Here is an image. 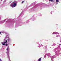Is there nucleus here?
Returning a JSON list of instances; mask_svg holds the SVG:
<instances>
[{
	"mask_svg": "<svg viewBox=\"0 0 61 61\" xmlns=\"http://www.w3.org/2000/svg\"><path fill=\"white\" fill-rule=\"evenodd\" d=\"M60 46H61V44H60Z\"/></svg>",
	"mask_w": 61,
	"mask_h": 61,
	"instance_id": "obj_11",
	"label": "nucleus"
},
{
	"mask_svg": "<svg viewBox=\"0 0 61 61\" xmlns=\"http://www.w3.org/2000/svg\"><path fill=\"white\" fill-rule=\"evenodd\" d=\"M11 6L12 7H15V3L11 5Z\"/></svg>",
	"mask_w": 61,
	"mask_h": 61,
	"instance_id": "obj_2",
	"label": "nucleus"
},
{
	"mask_svg": "<svg viewBox=\"0 0 61 61\" xmlns=\"http://www.w3.org/2000/svg\"><path fill=\"white\" fill-rule=\"evenodd\" d=\"M53 1V0H49V1H51V2H52Z\"/></svg>",
	"mask_w": 61,
	"mask_h": 61,
	"instance_id": "obj_7",
	"label": "nucleus"
},
{
	"mask_svg": "<svg viewBox=\"0 0 61 61\" xmlns=\"http://www.w3.org/2000/svg\"><path fill=\"white\" fill-rule=\"evenodd\" d=\"M56 32H54L53 33V34H56Z\"/></svg>",
	"mask_w": 61,
	"mask_h": 61,
	"instance_id": "obj_6",
	"label": "nucleus"
},
{
	"mask_svg": "<svg viewBox=\"0 0 61 61\" xmlns=\"http://www.w3.org/2000/svg\"><path fill=\"white\" fill-rule=\"evenodd\" d=\"M0 61H2V60L0 59Z\"/></svg>",
	"mask_w": 61,
	"mask_h": 61,
	"instance_id": "obj_10",
	"label": "nucleus"
},
{
	"mask_svg": "<svg viewBox=\"0 0 61 61\" xmlns=\"http://www.w3.org/2000/svg\"><path fill=\"white\" fill-rule=\"evenodd\" d=\"M7 43V40H6L5 42V41H4V42H2L1 43L3 45L5 46V43Z\"/></svg>",
	"mask_w": 61,
	"mask_h": 61,
	"instance_id": "obj_1",
	"label": "nucleus"
},
{
	"mask_svg": "<svg viewBox=\"0 0 61 61\" xmlns=\"http://www.w3.org/2000/svg\"><path fill=\"white\" fill-rule=\"evenodd\" d=\"M15 5H16V4H15Z\"/></svg>",
	"mask_w": 61,
	"mask_h": 61,
	"instance_id": "obj_13",
	"label": "nucleus"
},
{
	"mask_svg": "<svg viewBox=\"0 0 61 61\" xmlns=\"http://www.w3.org/2000/svg\"><path fill=\"white\" fill-rule=\"evenodd\" d=\"M6 46H7V44H6V45H5Z\"/></svg>",
	"mask_w": 61,
	"mask_h": 61,
	"instance_id": "obj_9",
	"label": "nucleus"
},
{
	"mask_svg": "<svg viewBox=\"0 0 61 61\" xmlns=\"http://www.w3.org/2000/svg\"><path fill=\"white\" fill-rule=\"evenodd\" d=\"M24 2H25V1H23L21 2L22 4H23V3H24Z\"/></svg>",
	"mask_w": 61,
	"mask_h": 61,
	"instance_id": "obj_5",
	"label": "nucleus"
},
{
	"mask_svg": "<svg viewBox=\"0 0 61 61\" xmlns=\"http://www.w3.org/2000/svg\"><path fill=\"white\" fill-rule=\"evenodd\" d=\"M0 34H1V32H0Z\"/></svg>",
	"mask_w": 61,
	"mask_h": 61,
	"instance_id": "obj_12",
	"label": "nucleus"
},
{
	"mask_svg": "<svg viewBox=\"0 0 61 61\" xmlns=\"http://www.w3.org/2000/svg\"><path fill=\"white\" fill-rule=\"evenodd\" d=\"M41 58H40V59L38 60V61H41Z\"/></svg>",
	"mask_w": 61,
	"mask_h": 61,
	"instance_id": "obj_3",
	"label": "nucleus"
},
{
	"mask_svg": "<svg viewBox=\"0 0 61 61\" xmlns=\"http://www.w3.org/2000/svg\"><path fill=\"white\" fill-rule=\"evenodd\" d=\"M9 49V47H8L7 48L6 50L7 51H8Z\"/></svg>",
	"mask_w": 61,
	"mask_h": 61,
	"instance_id": "obj_4",
	"label": "nucleus"
},
{
	"mask_svg": "<svg viewBox=\"0 0 61 61\" xmlns=\"http://www.w3.org/2000/svg\"><path fill=\"white\" fill-rule=\"evenodd\" d=\"M56 2H58V0H56Z\"/></svg>",
	"mask_w": 61,
	"mask_h": 61,
	"instance_id": "obj_8",
	"label": "nucleus"
}]
</instances>
